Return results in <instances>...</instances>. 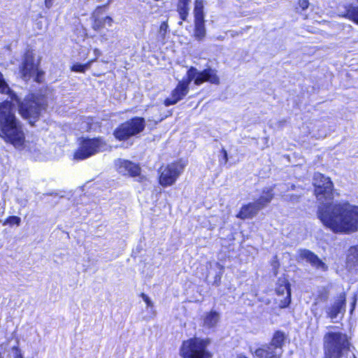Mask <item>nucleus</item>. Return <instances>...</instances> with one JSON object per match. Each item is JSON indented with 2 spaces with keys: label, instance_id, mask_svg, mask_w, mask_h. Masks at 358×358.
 <instances>
[{
  "label": "nucleus",
  "instance_id": "nucleus-1",
  "mask_svg": "<svg viewBox=\"0 0 358 358\" xmlns=\"http://www.w3.org/2000/svg\"><path fill=\"white\" fill-rule=\"evenodd\" d=\"M0 92L9 96L10 101L0 103V138L5 143L11 144L15 148L22 150L26 147L25 134L21 121L16 117L15 103L18 104L20 113L24 119L34 124L43 106L36 101L34 96L20 102L18 96L10 90L3 75L0 72Z\"/></svg>",
  "mask_w": 358,
  "mask_h": 358
},
{
  "label": "nucleus",
  "instance_id": "nucleus-2",
  "mask_svg": "<svg viewBox=\"0 0 358 358\" xmlns=\"http://www.w3.org/2000/svg\"><path fill=\"white\" fill-rule=\"evenodd\" d=\"M315 194L320 202L317 216L324 226L334 233L352 234L358 231V206L333 202V183L320 173L313 176Z\"/></svg>",
  "mask_w": 358,
  "mask_h": 358
},
{
  "label": "nucleus",
  "instance_id": "nucleus-3",
  "mask_svg": "<svg viewBox=\"0 0 358 358\" xmlns=\"http://www.w3.org/2000/svg\"><path fill=\"white\" fill-rule=\"evenodd\" d=\"M194 81L196 85H200L204 82H209L212 84L218 85L220 78L215 70L206 69L199 71L195 67H190L187 72V78L180 80L176 87L172 91L170 97L164 101L166 106L176 104L182 99L189 92V85Z\"/></svg>",
  "mask_w": 358,
  "mask_h": 358
},
{
  "label": "nucleus",
  "instance_id": "nucleus-4",
  "mask_svg": "<svg viewBox=\"0 0 358 358\" xmlns=\"http://www.w3.org/2000/svg\"><path fill=\"white\" fill-rule=\"evenodd\" d=\"M350 342L346 334L329 331L324 336L325 358H341L348 353Z\"/></svg>",
  "mask_w": 358,
  "mask_h": 358
},
{
  "label": "nucleus",
  "instance_id": "nucleus-5",
  "mask_svg": "<svg viewBox=\"0 0 358 358\" xmlns=\"http://www.w3.org/2000/svg\"><path fill=\"white\" fill-rule=\"evenodd\" d=\"M207 345V341L197 338L188 339L182 343L180 355L183 358H211Z\"/></svg>",
  "mask_w": 358,
  "mask_h": 358
},
{
  "label": "nucleus",
  "instance_id": "nucleus-6",
  "mask_svg": "<svg viewBox=\"0 0 358 358\" xmlns=\"http://www.w3.org/2000/svg\"><path fill=\"white\" fill-rule=\"evenodd\" d=\"M284 340L285 334L282 332H275L268 345H263L255 350V356L257 358H280L282 353Z\"/></svg>",
  "mask_w": 358,
  "mask_h": 358
},
{
  "label": "nucleus",
  "instance_id": "nucleus-7",
  "mask_svg": "<svg viewBox=\"0 0 358 358\" xmlns=\"http://www.w3.org/2000/svg\"><path fill=\"white\" fill-rule=\"evenodd\" d=\"M106 149L107 145L101 138L83 139L74 157L76 159H85Z\"/></svg>",
  "mask_w": 358,
  "mask_h": 358
},
{
  "label": "nucleus",
  "instance_id": "nucleus-8",
  "mask_svg": "<svg viewBox=\"0 0 358 358\" xmlns=\"http://www.w3.org/2000/svg\"><path fill=\"white\" fill-rule=\"evenodd\" d=\"M144 128V119L136 117L122 124L115 130L114 136L119 140H124L141 133Z\"/></svg>",
  "mask_w": 358,
  "mask_h": 358
},
{
  "label": "nucleus",
  "instance_id": "nucleus-9",
  "mask_svg": "<svg viewBox=\"0 0 358 358\" xmlns=\"http://www.w3.org/2000/svg\"><path fill=\"white\" fill-rule=\"evenodd\" d=\"M185 166L182 162H176L162 166L159 170V184L163 187L173 185L183 171Z\"/></svg>",
  "mask_w": 358,
  "mask_h": 358
},
{
  "label": "nucleus",
  "instance_id": "nucleus-10",
  "mask_svg": "<svg viewBox=\"0 0 358 358\" xmlns=\"http://www.w3.org/2000/svg\"><path fill=\"white\" fill-rule=\"evenodd\" d=\"M20 73L23 79L27 80L31 77L35 78L36 82H41V76L43 72L38 69V64L35 63L32 52L27 51L24 57Z\"/></svg>",
  "mask_w": 358,
  "mask_h": 358
},
{
  "label": "nucleus",
  "instance_id": "nucleus-11",
  "mask_svg": "<svg viewBox=\"0 0 358 358\" xmlns=\"http://www.w3.org/2000/svg\"><path fill=\"white\" fill-rule=\"evenodd\" d=\"M275 289L277 295L282 297L279 300L280 308L287 307L291 303V289L288 280L285 276L279 278Z\"/></svg>",
  "mask_w": 358,
  "mask_h": 358
},
{
  "label": "nucleus",
  "instance_id": "nucleus-12",
  "mask_svg": "<svg viewBox=\"0 0 358 358\" xmlns=\"http://www.w3.org/2000/svg\"><path fill=\"white\" fill-rule=\"evenodd\" d=\"M92 19L93 21L92 24V29L97 31L106 26L111 27L113 24V19L109 16L105 15L103 7H98L94 11Z\"/></svg>",
  "mask_w": 358,
  "mask_h": 358
},
{
  "label": "nucleus",
  "instance_id": "nucleus-13",
  "mask_svg": "<svg viewBox=\"0 0 358 358\" xmlns=\"http://www.w3.org/2000/svg\"><path fill=\"white\" fill-rule=\"evenodd\" d=\"M115 167L117 171L124 176H130L135 177L140 175L141 168L129 160L118 159L115 161Z\"/></svg>",
  "mask_w": 358,
  "mask_h": 358
},
{
  "label": "nucleus",
  "instance_id": "nucleus-14",
  "mask_svg": "<svg viewBox=\"0 0 358 358\" xmlns=\"http://www.w3.org/2000/svg\"><path fill=\"white\" fill-rule=\"evenodd\" d=\"M345 307V294H341L335 299L334 303L327 308L326 313L327 317L334 321L339 314L343 315Z\"/></svg>",
  "mask_w": 358,
  "mask_h": 358
},
{
  "label": "nucleus",
  "instance_id": "nucleus-15",
  "mask_svg": "<svg viewBox=\"0 0 358 358\" xmlns=\"http://www.w3.org/2000/svg\"><path fill=\"white\" fill-rule=\"evenodd\" d=\"M299 257L301 259H306L313 266L317 269L325 271L327 270V266L316 255L306 249H301L298 251Z\"/></svg>",
  "mask_w": 358,
  "mask_h": 358
},
{
  "label": "nucleus",
  "instance_id": "nucleus-16",
  "mask_svg": "<svg viewBox=\"0 0 358 358\" xmlns=\"http://www.w3.org/2000/svg\"><path fill=\"white\" fill-rule=\"evenodd\" d=\"M0 358H24L18 343L10 342L0 345Z\"/></svg>",
  "mask_w": 358,
  "mask_h": 358
},
{
  "label": "nucleus",
  "instance_id": "nucleus-17",
  "mask_svg": "<svg viewBox=\"0 0 358 358\" xmlns=\"http://www.w3.org/2000/svg\"><path fill=\"white\" fill-rule=\"evenodd\" d=\"M346 267L349 271H358V245L349 248L347 258Z\"/></svg>",
  "mask_w": 358,
  "mask_h": 358
},
{
  "label": "nucleus",
  "instance_id": "nucleus-18",
  "mask_svg": "<svg viewBox=\"0 0 358 358\" xmlns=\"http://www.w3.org/2000/svg\"><path fill=\"white\" fill-rule=\"evenodd\" d=\"M259 210V208L255 202L250 203L242 206L236 217L242 220L252 218L255 216Z\"/></svg>",
  "mask_w": 358,
  "mask_h": 358
},
{
  "label": "nucleus",
  "instance_id": "nucleus-19",
  "mask_svg": "<svg viewBox=\"0 0 358 358\" xmlns=\"http://www.w3.org/2000/svg\"><path fill=\"white\" fill-rule=\"evenodd\" d=\"M273 198V187H266L262 190V195L255 203L259 208V209L264 208L266 206Z\"/></svg>",
  "mask_w": 358,
  "mask_h": 358
},
{
  "label": "nucleus",
  "instance_id": "nucleus-20",
  "mask_svg": "<svg viewBox=\"0 0 358 358\" xmlns=\"http://www.w3.org/2000/svg\"><path fill=\"white\" fill-rule=\"evenodd\" d=\"M190 0H178L177 4V11L182 20H186L189 10Z\"/></svg>",
  "mask_w": 358,
  "mask_h": 358
},
{
  "label": "nucleus",
  "instance_id": "nucleus-21",
  "mask_svg": "<svg viewBox=\"0 0 358 358\" xmlns=\"http://www.w3.org/2000/svg\"><path fill=\"white\" fill-rule=\"evenodd\" d=\"M220 320L219 314L215 311L208 313L203 320V326L207 328L214 327Z\"/></svg>",
  "mask_w": 358,
  "mask_h": 358
},
{
  "label": "nucleus",
  "instance_id": "nucleus-22",
  "mask_svg": "<svg viewBox=\"0 0 358 358\" xmlns=\"http://www.w3.org/2000/svg\"><path fill=\"white\" fill-rule=\"evenodd\" d=\"M195 29L194 36L198 40L203 39L206 36V29L204 25V19L194 20Z\"/></svg>",
  "mask_w": 358,
  "mask_h": 358
},
{
  "label": "nucleus",
  "instance_id": "nucleus-23",
  "mask_svg": "<svg viewBox=\"0 0 358 358\" xmlns=\"http://www.w3.org/2000/svg\"><path fill=\"white\" fill-rule=\"evenodd\" d=\"M343 16L358 24V6H350Z\"/></svg>",
  "mask_w": 358,
  "mask_h": 358
},
{
  "label": "nucleus",
  "instance_id": "nucleus-24",
  "mask_svg": "<svg viewBox=\"0 0 358 358\" xmlns=\"http://www.w3.org/2000/svg\"><path fill=\"white\" fill-rule=\"evenodd\" d=\"M194 15V20L204 19L203 0H195Z\"/></svg>",
  "mask_w": 358,
  "mask_h": 358
},
{
  "label": "nucleus",
  "instance_id": "nucleus-25",
  "mask_svg": "<svg viewBox=\"0 0 358 358\" xmlns=\"http://www.w3.org/2000/svg\"><path fill=\"white\" fill-rule=\"evenodd\" d=\"M90 67V63L85 64H75L71 69L73 71L76 72H85L86 69H87Z\"/></svg>",
  "mask_w": 358,
  "mask_h": 358
},
{
  "label": "nucleus",
  "instance_id": "nucleus-26",
  "mask_svg": "<svg viewBox=\"0 0 358 358\" xmlns=\"http://www.w3.org/2000/svg\"><path fill=\"white\" fill-rule=\"evenodd\" d=\"M21 222V219L19 217L17 216H10L8 217L6 221L3 223V225H6L7 224H9L10 225L12 224H16L19 226Z\"/></svg>",
  "mask_w": 358,
  "mask_h": 358
},
{
  "label": "nucleus",
  "instance_id": "nucleus-27",
  "mask_svg": "<svg viewBox=\"0 0 358 358\" xmlns=\"http://www.w3.org/2000/svg\"><path fill=\"white\" fill-rule=\"evenodd\" d=\"M141 298L143 299V300L145 301V303H146L147 306L149 308H153V303L152 301H151V299H150V297L148 296H147L144 293H142L141 294Z\"/></svg>",
  "mask_w": 358,
  "mask_h": 358
},
{
  "label": "nucleus",
  "instance_id": "nucleus-28",
  "mask_svg": "<svg viewBox=\"0 0 358 358\" xmlns=\"http://www.w3.org/2000/svg\"><path fill=\"white\" fill-rule=\"evenodd\" d=\"M299 5L302 10H306L308 8L309 6L308 0H299Z\"/></svg>",
  "mask_w": 358,
  "mask_h": 358
},
{
  "label": "nucleus",
  "instance_id": "nucleus-29",
  "mask_svg": "<svg viewBox=\"0 0 358 358\" xmlns=\"http://www.w3.org/2000/svg\"><path fill=\"white\" fill-rule=\"evenodd\" d=\"M168 29V24L166 22H164L161 24L160 25V28H159V31H160V34H162V35H164L166 32V30Z\"/></svg>",
  "mask_w": 358,
  "mask_h": 358
},
{
  "label": "nucleus",
  "instance_id": "nucleus-30",
  "mask_svg": "<svg viewBox=\"0 0 358 358\" xmlns=\"http://www.w3.org/2000/svg\"><path fill=\"white\" fill-rule=\"evenodd\" d=\"M299 199L298 196L296 195H290V194H287V195H285V200H290V201H297Z\"/></svg>",
  "mask_w": 358,
  "mask_h": 358
},
{
  "label": "nucleus",
  "instance_id": "nucleus-31",
  "mask_svg": "<svg viewBox=\"0 0 358 358\" xmlns=\"http://www.w3.org/2000/svg\"><path fill=\"white\" fill-rule=\"evenodd\" d=\"M313 136H314V137H315L316 138H318V139L324 138L327 136V133L325 131H321L318 134H315Z\"/></svg>",
  "mask_w": 358,
  "mask_h": 358
},
{
  "label": "nucleus",
  "instance_id": "nucleus-32",
  "mask_svg": "<svg viewBox=\"0 0 358 358\" xmlns=\"http://www.w3.org/2000/svg\"><path fill=\"white\" fill-rule=\"evenodd\" d=\"M55 0H45V6L47 8H50Z\"/></svg>",
  "mask_w": 358,
  "mask_h": 358
},
{
  "label": "nucleus",
  "instance_id": "nucleus-33",
  "mask_svg": "<svg viewBox=\"0 0 358 358\" xmlns=\"http://www.w3.org/2000/svg\"><path fill=\"white\" fill-rule=\"evenodd\" d=\"M222 152L223 153V159H224V163L226 164L228 161L227 152L226 150H224V148L222 150Z\"/></svg>",
  "mask_w": 358,
  "mask_h": 358
},
{
  "label": "nucleus",
  "instance_id": "nucleus-34",
  "mask_svg": "<svg viewBox=\"0 0 358 358\" xmlns=\"http://www.w3.org/2000/svg\"><path fill=\"white\" fill-rule=\"evenodd\" d=\"M280 187L282 192H285L289 189L288 185L286 184L280 185Z\"/></svg>",
  "mask_w": 358,
  "mask_h": 358
},
{
  "label": "nucleus",
  "instance_id": "nucleus-35",
  "mask_svg": "<svg viewBox=\"0 0 358 358\" xmlns=\"http://www.w3.org/2000/svg\"><path fill=\"white\" fill-rule=\"evenodd\" d=\"M316 306H317V303H315L313 305V307H312V312L314 314V315L316 317L317 315V313H316Z\"/></svg>",
  "mask_w": 358,
  "mask_h": 358
},
{
  "label": "nucleus",
  "instance_id": "nucleus-36",
  "mask_svg": "<svg viewBox=\"0 0 358 358\" xmlns=\"http://www.w3.org/2000/svg\"><path fill=\"white\" fill-rule=\"evenodd\" d=\"M94 52L96 57L101 55V51L97 48L94 50Z\"/></svg>",
  "mask_w": 358,
  "mask_h": 358
},
{
  "label": "nucleus",
  "instance_id": "nucleus-37",
  "mask_svg": "<svg viewBox=\"0 0 358 358\" xmlns=\"http://www.w3.org/2000/svg\"><path fill=\"white\" fill-rule=\"evenodd\" d=\"M355 304H356V299H354L352 303V308L350 310V313H352L354 309H355Z\"/></svg>",
  "mask_w": 358,
  "mask_h": 358
},
{
  "label": "nucleus",
  "instance_id": "nucleus-38",
  "mask_svg": "<svg viewBox=\"0 0 358 358\" xmlns=\"http://www.w3.org/2000/svg\"><path fill=\"white\" fill-rule=\"evenodd\" d=\"M107 38L105 37L104 35L101 36V41H107Z\"/></svg>",
  "mask_w": 358,
  "mask_h": 358
},
{
  "label": "nucleus",
  "instance_id": "nucleus-39",
  "mask_svg": "<svg viewBox=\"0 0 358 358\" xmlns=\"http://www.w3.org/2000/svg\"><path fill=\"white\" fill-rule=\"evenodd\" d=\"M290 187H291V189H293L294 188V185H292L290 186Z\"/></svg>",
  "mask_w": 358,
  "mask_h": 358
},
{
  "label": "nucleus",
  "instance_id": "nucleus-40",
  "mask_svg": "<svg viewBox=\"0 0 358 358\" xmlns=\"http://www.w3.org/2000/svg\"><path fill=\"white\" fill-rule=\"evenodd\" d=\"M354 358H357L355 356H354Z\"/></svg>",
  "mask_w": 358,
  "mask_h": 358
},
{
  "label": "nucleus",
  "instance_id": "nucleus-41",
  "mask_svg": "<svg viewBox=\"0 0 358 358\" xmlns=\"http://www.w3.org/2000/svg\"><path fill=\"white\" fill-rule=\"evenodd\" d=\"M357 1H358V0H357Z\"/></svg>",
  "mask_w": 358,
  "mask_h": 358
}]
</instances>
